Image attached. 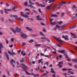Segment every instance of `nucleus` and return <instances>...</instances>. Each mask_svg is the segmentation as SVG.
<instances>
[{
	"label": "nucleus",
	"instance_id": "1",
	"mask_svg": "<svg viewBox=\"0 0 77 77\" xmlns=\"http://www.w3.org/2000/svg\"><path fill=\"white\" fill-rule=\"evenodd\" d=\"M29 5H28V7H30V8H33V9H36L35 7L33 6L32 5H35V4L31 1V0H29Z\"/></svg>",
	"mask_w": 77,
	"mask_h": 77
},
{
	"label": "nucleus",
	"instance_id": "2",
	"mask_svg": "<svg viewBox=\"0 0 77 77\" xmlns=\"http://www.w3.org/2000/svg\"><path fill=\"white\" fill-rule=\"evenodd\" d=\"M11 30L14 33H16V32H20L21 31V29L18 28V27H17L15 30H14L13 29H11Z\"/></svg>",
	"mask_w": 77,
	"mask_h": 77
},
{
	"label": "nucleus",
	"instance_id": "3",
	"mask_svg": "<svg viewBox=\"0 0 77 77\" xmlns=\"http://www.w3.org/2000/svg\"><path fill=\"white\" fill-rule=\"evenodd\" d=\"M62 38H63L64 39L66 40V41H68L69 40V38H68V35H65V36L64 35H63L62 36Z\"/></svg>",
	"mask_w": 77,
	"mask_h": 77
},
{
	"label": "nucleus",
	"instance_id": "4",
	"mask_svg": "<svg viewBox=\"0 0 77 77\" xmlns=\"http://www.w3.org/2000/svg\"><path fill=\"white\" fill-rule=\"evenodd\" d=\"M21 37L23 38H26L27 36L26 34H22L20 35Z\"/></svg>",
	"mask_w": 77,
	"mask_h": 77
},
{
	"label": "nucleus",
	"instance_id": "5",
	"mask_svg": "<svg viewBox=\"0 0 77 77\" xmlns=\"http://www.w3.org/2000/svg\"><path fill=\"white\" fill-rule=\"evenodd\" d=\"M56 27H57L59 30H62L63 27L62 26H59L58 25H56Z\"/></svg>",
	"mask_w": 77,
	"mask_h": 77
},
{
	"label": "nucleus",
	"instance_id": "6",
	"mask_svg": "<svg viewBox=\"0 0 77 77\" xmlns=\"http://www.w3.org/2000/svg\"><path fill=\"white\" fill-rule=\"evenodd\" d=\"M12 53L10 52V51H8V54H10L11 55H12V56H14V55H15V53L13 51H12Z\"/></svg>",
	"mask_w": 77,
	"mask_h": 77
},
{
	"label": "nucleus",
	"instance_id": "7",
	"mask_svg": "<svg viewBox=\"0 0 77 77\" xmlns=\"http://www.w3.org/2000/svg\"><path fill=\"white\" fill-rule=\"evenodd\" d=\"M39 17V16L38 15L36 17V18L37 20H42V18L41 17Z\"/></svg>",
	"mask_w": 77,
	"mask_h": 77
},
{
	"label": "nucleus",
	"instance_id": "8",
	"mask_svg": "<svg viewBox=\"0 0 77 77\" xmlns=\"http://www.w3.org/2000/svg\"><path fill=\"white\" fill-rule=\"evenodd\" d=\"M71 34L72 35V38H77V36H76V35H75L72 34V33H71Z\"/></svg>",
	"mask_w": 77,
	"mask_h": 77
},
{
	"label": "nucleus",
	"instance_id": "9",
	"mask_svg": "<svg viewBox=\"0 0 77 77\" xmlns=\"http://www.w3.org/2000/svg\"><path fill=\"white\" fill-rule=\"evenodd\" d=\"M5 54L7 57V60L8 61H9V55H8V54L6 52H5Z\"/></svg>",
	"mask_w": 77,
	"mask_h": 77
},
{
	"label": "nucleus",
	"instance_id": "10",
	"mask_svg": "<svg viewBox=\"0 0 77 77\" xmlns=\"http://www.w3.org/2000/svg\"><path fill=\"white\" fill-rule=\"evenodd\" d=\"M65 51L64 50H63L62 51H60L59 50L58 51V52L59 53H65Z\"/></svg>",
	"mask_w": 77,
	"mask_h": 77
},
{
	"label": "nucleus",
	"instance_id": "11",
	"mask_svg": "<svg viewBox=\"0 0 77 77\" xmlns=\"http://www.w3.org/2000/svg\"><path fill=\"white\" fill-rule=\"evenodd\" d=\"M54 39H56V40H57L58 41H59V42H63V41L60 40V39L57 38V37H56L55 36L54 37Z\"/></svg>",
	"mask_w": 77,
	"mask_h": 77
},
{
	"label": "nucleus",
	"instance_id": "12",
	"mask_svg": "<svg viewBox=\"0 0 77 77\" xmlns=\"http://www.w3.org/2000/svg\"><path fill=\"white\" fill-rule=\"evenodd\" d=\"M17 6H15L14 7H12V10L13 11H17V10H15L16 9H17Z\"/></svg>",
	"mask_w": 77,
	"mask_h": 77
},
{
	"label": "nucleus",
	"instance_id": "13",
	"mask_svg": "<svg viewBox=\"0 0 77 77\" xmlns=\"http://www.w3.org/2000/svg\"><path fill=\"white\" fill-rule=\"evenodd\" d=\"M5 13L6 14H8V11H11V10H10V9H5Z\"/></svg>",
	"mask_w": 77,
	"mask_h": 77
},
{
	"label": "nucleus",
	"instance_id": "14",
	"mask_svg": "<svg viewBox=\"0 0 77 77\" xmlns=\"http://www.w3.org/2000/svg\"><path fill=\"white\" fill-rule=\"evenodd\" d=\"M50 23L51 25H56V22H51V21H50Z\"/></svg>",
	"mask_w": 77,
	"mask_h": 77
},
{
	"label": "nucleus",
	"instance_id": "15",
	"mask_svg": "<svg viewBox=\"0 0 77 77\" xmlns=\"http://www.w3.org/2000/svg\"><path fill=\"white\" fill-rule=\"evenodd\" d=\"M26 29L27 30H29V31H32V29L30 28L29 27H25Z\"/></svg>",
	"mask_w": 77,
	"mask_h": 77
},
{
	"label": "nucleus",
	"instance_id": "16",
	"mask_svg": "<svg viewBox=\"0 0 77 77\" xmlns=\"http://www.w3.org/2000/svg\"><path fill=\"white\" fill-rule=\"evenodd\" d=\"M52 5L53 4H51L50 6L47 7L46 8V9H48L49 10V9H50V8L52 6Z\"/></svg>",
	"mask_w": 77,
	"mask_h": 77
},
{
	"label": "nucleus",
	"instance_id": "17",
	"mask_svg": "<svg viewBox=\"0 0 77 77\" xmlns=\"http://www.w3.org/2000/svg\"><path fill=\"white\" fill-rule=\"evenodd\" d=\"M51 15L52 17H57V14H51Z\"/></svg>",
	"mask_w": 77,
	"mask_h": 77
},
{
	"label": "nucleus",
	"instance_id": "18",
	"mask_svg": "<svg viewBox=\"0 0 77 77\" xmlns=\"http://www.w3.org/2000/svg\"><path fill=\"white\" fill-rule=\"evenodd\" d=\"M13 62L14 63H15V62L14 60L13 59H12L11 60V64H12V63H13Z\"/></svg>",
	"mask_w": 77,
	"mask_h": 77
},
{
	"label": "nucleus",
	"instance_id": "19",
	"mask_svg": "<svg viewBox=\"0 0 77 77\" xmlns=\"http://www.w3.org/2000/svg\"><path fill=\"white\" fill-rule=\"evenodd\" d=\"M72 62H75V63H77V59H72Z\"/></svg>",
	"mask_w": 77,
	"mask_h": 77
},
{
	"label": "nucleus",
	"instance_id": "20",
	"mask_svg": "<svg viewBox=\"0 0 77 77\" xmlns=\"http://www.w3.org/2000/svg\"><path fill=\"white\" fill-rule=\"evenodd\" d=\"M10 17H14L15 18H17V17H18L17 16H15V15H10Z\"/></svg>",
	"mask_w": 77,
	"mask_h": 77
},
{
	"label": "nucleus",
	"instance_id": "21",
	"mask_svg": "<svg viewBox=\"0 0 77 77\" xmlns=\"http://www.w3.org/2000/svg\"><path fill=\"white\" fill-rule=\"evenodd\" d=\"M40 39H42V42H44V41H45V40L46 39V38H41Z\"/></svg>",
	"mask_w": 77,
	"mask_h": 77
},
{
	"label": "nucleus",
	"instance_id": "22",
	"mask_svg": "<svg viewBox=\"0 0 77 77\" xmlns=\"http://www.w3.org/2000/svg\"><path fill=\"white\" fill-rule=\"evenodd\" d=\"M51 72H52L53 74H54V73H55V71H54V70H53V69L52 68L51 69Z\"/></svg>",
	"mask_w": 77,
	"mask_h": 77
},
{
	"label": "nucleus",
	"instance_id": "23",
	"mask_svg": "<svg viewBox=\"0 0 77 77\" xmlns=\"http://www.w3.org/2000/svg\"><path fill=\"white\" fill-rule=\"evenodd\" d=\"M35 45L36 47H39L40 46H41L42 45L41 44H36Z\"/></svg>",
	"mask_w": 77,
	"mask_h": 77
},
{
	"label": "nucleus",
	"instance_id": "24",
	"mask_svg": "<svg viewBox=\"0 0 77 77\" xmlns=\"http://www.w3.org/2000/svg\"><path fill=\"white\" fill-rule=\"evenodd\" d=\"M39 6H41V7H45V5H44L42 4H40L39 5Z\"/></svg>",
	"mask_w": 77,
	"mask_h": 77
},
{
	"label": "nucleus",
	"instance_id": "25",
	"mask_svg": "<svg viewBox=\"0 0 77 77\" xmlns=\"http://www.w3.org/2000/svg\"><path fill=\"white\" fill-rule=\"evenodd\" d=\"M23 17H25V18H29V16H28V15H24Z\"/></svg>",
	"mask_w": 77,
	"mask_h": 77
},
{
	"label": "nucleus",
	"instance_id": "26",
	"mask_svg": "<svg viewBox=\"0 0 77 77\" xmlns=\"http://www.w3.org/2000/svg\"><path fill=\"white\" fill-rule=\"evenodd\" d=\"M40 35H42V36H44V34H43L42 32H40Z\"/></svg>",
	"mask_w": 77,
	"mask_h": 77
},
{
	"label": "nucleus",
	"instance_id": "27",
	"mask_svg": "<svg viewBox=\"0 0 77 77\" xmlns=\"http://www.w3.org/2000/svg\"><path fill=\"white\" fill-rule=\"evenodd\" d=\"M29 75H33V76H34V77H36V75L34 74L33 73H30Z\"/></svg>",
	"mask_w": 77,
	"mask_h": 77
},
{
	"label": "nucleus",
	"instance_id": "28",
	"mask_svg": "<svg viewBox=\"0 0 77 77\" xmlns=\"http://www.w3.org/2000/svg\"><path fill=\"white\" fill-rule=\"evenodd\" d=\"M63 22L62 21H59L58 22V24H62V23H63Z\"/></svg>",
	"mask_w": 77,
	"mask_h": 77
},
{
	"label": "nucleus",
	"instance_id": "29",
	"mask_svg": "<svg viewBox=\"0 0 77 77\" xmlns=\"http://www.w3.org/2000/svg\"><path fill=\"white\" fill-rule=\"evenodd\" d=\"M25 11H28L29 12H30V10H29V9H28V8H27L25 9Z\"/></svg>",
	"mask_w": 77,
	"mask_h": 77
},
{
	"label": "nucleus",
	"instance_id": "30",
	"mask_svg": "<svg viewBox=\"0 0 77 77\" xmlns=\"http://www.w3.org/2000/svg\"><path fill=\"white\" fill-rule=\"evenodd\" d=\"M33 41H34L32 39L30 40L29 41V43H31L32 42H33Z\"/></svg>",
	"mask_w": 77,
	"mask_h": 77
},
{
	"label": "nucleus",
	"instance_id": "31",
	"mask_svg": "<svg viewBox=\"0 0 77 77\" xmlns=\"http://www.w3.org/2000/svg\"><path fill=\"white\" fill-rule=\"evenodd\" d=\"M58 57L60 59L62 57V56L61 55H59L58 56Z\"/></svg>",
	"mask_w": 77,
	"mask_h": 77
},
{
	"label": "nucleus",
	"instance_id": "32",
	"mask_svg": "<svg viewBox=\"0 0 77 77\" xmlns=\"http://www.w3.org/2000/svg\"><path fill=\"white\" fill-rule=\"evenodd\" d=\"M20 14H21V16H23H23L24 15V13H23V12H21L20 13Z\"/></svg>",
	"mask_w": 77,
	"mask_h": 77
},
{
	"label": "nucleus",
	"instance_id": "33",
	"mask_svg": "<svg viewBox=\"0 0 77 77\" xmlns=\"http://www.w3.org/2000/svg\"><path fill=\"white\" fill-rule=\"evenodd\" d=\"M59 64L60 65H62L63 64V61H61V62H60L59 63Z\"/></svg>",
	"mask_w": 77,
	"mask_h": 77
},
{
	"label": "nucleus",
	"instance_id": "34",
	"mask_svg": "<svg viewBox=\"0 0 77 77\" xmlns=\"http://www.w3.org/2000/svg\"><path fill=\"white\" fill-rule=\"evenodd\" d=\"M68 72H69V73H71V74H74V73L73 72H72L71 71H69Z\"/></svg>",
	"mask_w": 77,
	"mask_h": 77
},
{
	"label": "nucleus",
	"instance_id": "35",
	"mask_svg": "<svg viewBox=\"0 0 77 77\" xmlns=\"http://www.w3.org/2000/svg\"><path fill=\"white\" fill-rule=\"evenodd\" d=\"M42 59H40L39 60H38V63H41L42 62Z\"/></svg>",
	"mask_w": 77,
	"mask_h": 77
},
{
	"label": "nucleus",
	"instance_id": "36",
	"mask_svg": "<svg viewBox=\"0 0 77 77\" xmlns=\"http://www.w3.org/2000/svg\"><path fill=\"white\" fill-rule=\"evenodd\" d=\"M62 4H59L58 5V7H60V6H62Z\"/></svg>",
	"mask_w": 77,
	"mask_h": 77
},
{
	"label": "nucleus",
	"instance_id": "37",
	"mask_svg": "<svg viewBox=\"0 0 77 77\" xmlns=\"http://www.w3.org/2000/svg\"><path fill=\"white\" fill-rule=\"evenodd\" d=\"M62 70L63 71H65L66 70V69L63 68L62 69Z\"/></svg>",
	"mask_w": 77,
	"mask_h": 77
},
{
	"label": "nucleus",
	"instance_id": "38",
	"mask_svg": "<svg viewBox=\"0 0 77 77\" xmlns=\"http://www.w3.org/2000/svg\"><path fill=\"white\" fill-rule=\"evenodd\" d=\"M43 32H45V33H46V30L45 29H42Z\"/></svg>",
	"mask_w": 77,
	"mask_h": 77
},
{
	"label": "nucleus",
	"instance_id": "39",
	"mask_svg": "<svg viewBox=\"0 0 77 77\" xmlns=\"http://www.w3.org/2000/svg\"><path fill=\"white\" fill-rule=\"evenodd\" d=\"M11 41L12 42H14V38H11Z\"/></svg>",
	"mask_w": 77,
	"mask_h": 77
},
{
	"label": "nucleus",
	"instance_id": "40",
	"mask_svg": "<svg viewBox=\"0 0 77 77\" xmlns=\"http://www.w3.org/2000/svg\"><path fill=\"white\" fill-rule=\"evenodd\" d=\"M40 24H41L42 26H45V24L41 22L40 23Z\"/></svg>",
	"mask_w": 77,
	"mask_h": 77
},
{
	"label": "nucleus",
	"instance_id": "41",
	"mask_svg": "<svg viewBox=\"0 0 77 77\" xmlns=\"http://www.w3.org/2000/svg\"><path fill=\"white\" fill-rule=\"evenodd\" d=\"M56 29H57V27H55L53 29V30H56Z\"/></svg>",
	"mask_w": 77,
	"mask_h": 77
},
{
	"label": "nucleus",
	"instance_id": "42",
	"mask_svg": "<svg viewBox=\"0 0 77 77\" xmlns=\"http://www.w3.org/2000/svg\"><path fill=\"white\" fill-rule=\"evenodd\" d=\"M38 11L40 12V13H42V11H41L40 9H38Z\"/></svg>",
	"mask_w": 77,
	"mask_h": 77
},
{
	"label": "nucleus",
	"instance_id": "43",
	"mask_svg": "<svg viewBox=\"0 0 77 77\" xmlns=\"http://www.w3.org/2000/svg\"><path fill=\"white\" fill-rule=\"evenodd\" d=\"M72 8L73 9H75V8H76V7H75V5H73Z\"/></svg>",
	"mask_w": 77,
	"mask_h": 77
},
{
	"label": "nucleus",
	"instance_id": "44",
	"mask_svg": "<svg viewBox=\"0 0 77 77\" xmlns=\"http://www.w3.org/2000/svg\"><path fill=\"white\" fill-rule=\"evenodd\" d=\"M27 5H28L27 2H25L24 5L25 6H27Z\"/></svg>",
	"mask_w": 77,
	"mask_h": 77
},
{
	"label": "nucleus",
	"instance_id": "45",
	"mask_svg": "<svg viewBox=\"0 0 77 77\" xmlns=\"http://www.w3.org/2000/svg\"><path fill=\"white\" fill-rule=\"evenodd\" d=\"M64 55H65V56L66 58V59H68V56H67L66 54H65Z\"/></svg>",
	"mask_w": 77,
	"mask_h": 77
},
{
	"label": "nucleus",
	"instance_id": "46",
	"mask_svg": "<svg viewBox=\"0 0 77 77\" xmlns=\"http://www.w3.org/2000/svg\"><path fill=\"white\" fill-rule=\"evenodd\" d=\"M49 1L50 2H54V0H49Z\"/></svg>",
	"mask_w": 77,
	"mask_h": 77
},
{
	"label": "nucleus",
	"instance_id": "47",
	"mask_svg": "<svg viewBox=\"0 0 77 77\" xmlns=\"http://www.w3.org/2000/svg\"><path fill=\"white\" fill-rule=\"evenodd\" d=\"M58 66L60 67V68H62V65H60V64L58 65Z\"/></svg>",
	"mask_w": 77,
	"mask_h": 77
},
{
	"label": "nucleus",
	"instance_id": "48",
	"mask_svg": "<svg viewBox=\"0 0 77 77\" xmlns=\"http://www.w3.org/2000/svg\"><path fill=\"white\" fill-rule=\"evenodd\" d=\"M70 60H71V59L70 58L67 59L66 60H67V61H70Z\"/></svg>",
	"mask_w": 77,
	"mask_h": 77
},
{
	"label": "nucleus",
	"instance_id": "49",
	"mask_svg": "<svg viewBox=\"0 0 77 77\" xmlns=\"http://www.w3.org/2000/svg\"><path fill=\"white\" fill-rule=\"evenodd\" d=\"M26 73L27 74H28V75H30V73L29 72H27V71L26 72Z\"/></svg>",
	"mask_w": 77,
	"mask_h": 77
},
{
	"label": "nucleus",
	"instance_id": "50",
	"mask_svg": "<svg viewBox=\"0 0 77 77\" xmlns=\"http://www.w3.org/2000/svg\"><path fill=\"white\" fill-rule=\"evenodd\" d=\"M73 28H74L75 27H76V25H73V26H72Z\"/></svg>",
	"mask_w": 77,
	"mask_h": 77
},
{
	"label": "nucleus",
	"instance_id": "51",
	"mask_svg": "<svg viewBox=\"0 0 77 77\" xmlns=\"http://www.w3.org/2000/svg\"><path fill=\"white\" fill-rule=\"evenodd\" d=\"M19 20L20 21H23V20L21 19V18H19Z\"/></svg>",
	"mask_w": 77,
	"mask_h": 77
},
{
	"label": "nucleus",
	"instance_id": "52",
	"mask_svg": "<svg viewBox=\"0 0 77 77\" xmlns=\"http://www.w3.org/2000/svg\"><path fill=\"white\" fill-rule=\"evenodd\" d=\"M69 51L71 52V53H73V54H74V52H73V51H71V50H69Z\"/></svg>",
	"mask_w": 77,
	"mask_h": 77
},
{
	"label": "nucleus",
	"instance_id": "53",
	"mask_svg": "<svg viewBox=\"0 0 77 77\" xmlns=\"http://www.w3.org/2000/svg\"><path fill=\"white\" fill-rule=\"evenodd\" d=\"M40 55H41V56H44V55L42 53L40 54Z\"/></svg>",
	"mask_w": 77,
	"mask_h": 77
},
{
	"label": "nucleus",
	"instance_id": "54",
	"mask_svg": "<svg viewBox=\"0 0 77 77\" xmlns=\"http://www.w3.org/2000/svg\"><path fill=\"white\" fill-rule=\"evenodd\" d=\"M43 74V76H44L45 75H47V73H45Z\"/></svg>",
	"mask_w": 77,
	"mask_h": 77
},
{
	"label": "nucleus",
	"instance_id": "55",
	"mask_svg": "<svg viewBox=\"0 0 77 77\" xmlns=\"http://www.w3.org/2000/svg\"><path fill=\"white\" fill-rule=\"evenodd\" d=\"M6 42L7 44H8L9 43V41H8L7 40H6Z\"/></svg>",
	"mask_w": 77,
	"mask_h": 77
},
{
	"label": "nucleus",
	"instance_id": "56",
	"mask_svg": "<svg viewBox=\"0 0 77 77\" xmlns=\"http://www.w3.org/2000/svg\"><path fill=\"white\" fill-rule=\"evenodd\" d=\"M6 6H9V3H7L6 4Z\"/></svg>",
	"mask_w": 77,
	"mask_h": 77
},
{
	"label": "nucleus",
	"instance_id": "57",
	"mask_svg": "<svg viewBox=\"0 0 77 77\" xmlns=\"http://www.w3.org/2000/svg\"><path fill=\"white\" fill-rule=\"evenodd\" d=\"M53 21V19H50V21Z\"/></svg>",
	"mask_w": 77,
	"mask_h": 77
},
{
	"label": "nucleus",
	"instance_id": "58",
	"mask_svg": "<svg viewBox=\"0 0 77 77\" xmlns=\"http://www.w3.org/2000/svg\"><path fill=\"white\" fill-rule=\"evenodd\" d=\"M62 4H66V2H63L61 3Z\"/></svg>",
	"mask_w": 77,
	"mask_h": 77
},
{
	"label": "nucleus",
	"instance_id": "59",
	"mask_svg": "<svg viewBox=\"0 0 77 77\" xmlns=\"http://www.w3.org/2000/svg\"><path fill=\"white\" fill-rule=\"evenodd\" d=\"M35 4L36 5H38V6H39V4H38V2L35 3Z\"/></svg>",
	"mask_w": 77,
	"mask_h": 77
},
{
	"label": "nucleus",
	"instance_id": "60",
	"mask_svg": "<svg viewBox=\"0 0 77 77\" xmlns=\"http://www.w3.org/2000/svg\"><path fill=\"white\" fill-rule=\"evenodd\" d=\"M3 35V33L1 32H0V35Z\"/></svg>",
	"mask_w": 77,
	"mask_h": 77
},
{
	"label": "nucleus",
	"instance_id": "61",
	"mask_svg": "<svg viewBox=\"0 0 77 77\" xmlns=\"http://www.w3.org/2000/svg\"><path fill=\"white\" fill-rule=\"evenodd\" d=\"M72 28H73V27H72V26H70L69 27V29H72Z\"/></svg>",
	"mask_w": 77,
	"mask_h": 77
},
{
	"label": "nucleus",
	"instance_id": "62",
	"mask_svg": "<svg viewBox=\"0 0 77 77\" xmlns=\"http://www.w3.org/2000/svg\"><path fill=\"white\" fill-rule=\"evenodd\" d=\"M26 44L24 42V43H23L22 45H26Z\"/></svg>",
	"mask_w": 77,
	"mask_h": 77
},
{
	"label": "nucleus",
	"instance_id": "63",
	"mask_svg": "<svg viewBox=\"0 0 77 77\" xmlns=\"http://www.w3.org/2000/svg\"><path fill=\"white\" fill-rule=\"evenodd\" d=\"M52 76L53 77H56V75L54 74H53Z\"/></svg>",
	"mask_w": 77,
	"mask_h": 77
},
{
	"label": "nucleus",
	"instance_id": "64",
	"mask_svg": "<svg viewBox=\"0 0 77 77\" xmlns=\"http://www.w3.org/2000/svg\"><path fill=\"white\" fill-rule=\"evenodd\" d=\"M20 62H21L22 63L23 62V60H20Z\"/></svg>",
	"mask_w": 77,
	"mask_h": 77
}]
</instances>
